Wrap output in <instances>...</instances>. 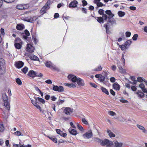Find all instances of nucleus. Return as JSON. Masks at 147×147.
I'll return each instance as SVG.
<instances>
[{"instance_id": "1", "label": "nucleus", "mask_w": 147, "mask_h": 147, "mask_svg": "<svg viewBox=\"0 0 147 147\" xmlns=\"http://www.w3.org/2000/svg\"><path fill=\"white\" fill-rule=\"evenodd\" d=\"M68 78L69 80H71L73 82H77L79 86H83L84 85V81L82 79L77 78L74 75H69L68 76Z\"/></svg>"}, {"instance_id": "2", "label": "nucleus", "mask_w": 147, "mask_h": 147, "mask_svg": "<svg viewBox=\"0 0 147 147\" xmlns=\"http://www.w3.org/2000/svg\"><path fill=\"white\" fill-rule=\"evenodd\" d=\"M2 98L4 102V106L5 107V108L9 111V110L10 108V104L8 102V97L5 93H3V94Z\"/></svg>"}, {"instance_id": "3", "label": "nucleus", "mask_w": 147, "mask_h": 147, "mask_svg": "<svg viewBox=\"0 0 147 147\" xmlns=\"http://www.w3.org/2000/svg\"><path fill=\"white\" fill-rule=\"evenodd\" d=\"M54 0H49L46 3L45 5L43 6L41 9L40 12L42 14L46 13V11L49 8V5L51 2L52 3Z\"/></svg>"}, {"instance_id": "4", "label": "nucleus", "mask_w": 147, "mask_h": 147, "mask_svg": "<svg viewBox=\"0 0 147 147\" xmlns=\"http://www.w3.org/2000/svg\"><path fill=\"white\" fill-rule=\"evenodd\" d=\"M113 145V142L109 141L108 139H105L102 140L100 145L102 146H106L107 147H111Z\"/></svg>"}, {"instance_id": "5", "label": "nucleus", "mask_w": 147, "mask_h": 147, "mask_svg": "<svg viewBox=\"0 0 147 147\" xmlns=\"http://www.w3.org/2000/svg\"><path fill=\"white\" fill-rule=\"evenodd\" d=\"M22 43L21 39L19 38H17L15 41L14 46L16 49H20L22 47Z\"/></svg>"}, {"instance_id": "6", "label": "nucleus", "mask_w": 147, "mask_h": 147, "mask_svg": "<svg viewBox=\"0 0 147 147\" xmlns=\"http://www.w3.org/2000/svg\"><path fill=\"white\" fill-rule=\"evenodd\" d=\"M93 136V134L91 130H89L85 133L83 134V137L85 139H89Z\"/></svg>"}, {"instance_id": "7", "label": "nucleus", "mask_w": 147, "mask_h": 147, "mask_svg": "<svg viewBox=\"0 0 147 147\" xmlns=\"http://www.w3.org/2000/svg\"><path fill=\"white\" fill-rule=\"evenodd\" d=\"M5 64V61L3 59L1 58L0 59V74H2L4 72L3 68V66Z\"/></svg>"}, {"instance_id": "8", "label": "nucleus", "mask_w": 147, "mask_h": 147, "mask_svg": "<svg viewBox=\"0 0 147 147\" xmlns=\"http://www.w3.org/2000/svg\"><path fill=\"white\" fill-rule=\"evenodd\" d=\"M73 109L67 107L64 109L63 113L66 115H70L71 113L73 112Z\"/></svg>"}, {"instance_id": "9", "label": "nucleus", "mask_w": 147, "mask_h": 147, "mask_svg": "<svg viewBox=\"0 0 147 147\" xmlns=\"http://www.w3.org/2000/svg\"><path fill=\"white\" fill-rule=\"evenodd\" d=\"M34 47L30 44H28L26 48V51L30 53H32L34 51Z\"/></svg>"}, {"instance_id": "10", "label": "nucleus", "mask_w": 147, "mask_h": 147, "mask_svg": "<svg viewBox=\"0 0 147 147\" xmlns=\"http://www.w3.org/2000/svg\"><path fill=\"white\" fill-rule=\"evenodd\" d=\"M56 132L61 136L65 138L67 136V134L66 133H63L60 129H56Z\"/></svg>"}, {"instance_id": "11", "label": "nucleus", "mask_w": 147, "mask_h": 147, "mask_svg": "<svg viewBox=\"0 0 147 147\" xmlns=\"http://www.w3.org/2000/svg\"><path fill=\"white\" fill-rule=\"evenodd\" d=\"M78 4V2L77 1L74 0L69 3V7L70 8H75L77 7Z\"/></svg>"}, {"instance_id": "12", "label": "nucleus", "mask_w": 147, "mask_h": 147, "mask_svg": "<svg viewBox=\"0 0 147 147\" xmlns=\"http://www.w3.org/2000/svg\"><path fill=\"white\" fill-rule=\"evenodd\" d=\"M136 126L138 128L142 131L143 133L147 134V130L143 126L138 124L136 125Z\"/></svg>"}, {"instance_id": "13", "label": "nucleus", "mask_w": 147, "mask_h": 147, "mask_svg": "<svg viewBox=\"0 0 147 147\" xmlns=\"http://www.w3.org/2000/svg\"><path fill=\"white\" fill-rule=\"evenodd\" d=\"M45 63V65L47 67L50 68L52 69H54L53 65L51 61H47Z\"/></svg>"}, {"instance_id": "14", "label": "nucleus", "mask_w": 147, "mask_h": 147, "mask_svg": "<svg viewBox=\"0 0 147 147\" xmlns=\"http://www.w3.org/2000/svg\"><path fill=\"white\" fill-rule=\"evenodd\" d=\"M64 88L62 86H58L56 85V91H58L59 92H63Z\"/></svg>"}, {"instance_id": "15", "label": "nucleus", "mask_w": 147, "mask_h": 147, "mask_svg": "<svg viewBox=\"0 0 147 147\" xmlns=\"http://www.w3.org/2000/svg\"><path fill=\"white\" fill-rule=\"evenodd\" d=\"M36 72L33 70H31L29 71L28 75L31 77H34L36 76Z\"/></svg>"}, {"instance_id": "16", "label": "nucleus", "mask_w": 147, "mask_h": 147, "mask_svg": "<svg viewBox=\"0 0 147 147\" xmlns=\"http://www.w3.org/2000/svg\"><path fill=\"white\" fill-rule=\"evenodd\" d=\"M24 65V63L20 61L16 63V66L18 68H20L23 66Z\"/></svg>"}, {"instance_id": "17", "label": "nucleus", "mask_w": 147, "mask_h": 147, "mask_svg": "<svg viewBox=\"0 0 147 147\" xmlns=\"http://www.w3.org/2000/svg\"><path fill=\"white\" fill-rule=\"evenodd\" d=\"M113 88L117 90H119L120 89V85L117 82L113 84Z\"/></svg>"}, {"instance_id": "18", "label": "nucleus", "mask_w": 147, "mask_h": 147, "mask_svg": "<svg viewBox=\"0 0 147 147\" xmlns=\"http://www.w3.org/2000/svg\"><path fill=\"white\" fill-rule=\"evenodd\" d=\"M105 13L106 14L108 15V18H113L114 16V15L112 13L111 11L110 10H107L105 11Z\"/></svg>"}, {"instance_id": "19", "label": "nucleus", "mask_w": 147, "mask_h": 147, "mask_svg": "<svg viewBox=\"0 0 147 147\" xmlns=\"http://www.w3.org/2000/svg\"><path fill=\"white\" fill-rule=\"evenodd\" d=\"M108 22L110 23L111 25L117 24L116 20L113 18H109Z\"/></svg>"}, {"instance_id": "20", "label": "nucleus", "mask_w": 147, "mask_h": 147, "mask_svg": "<svg viewBox=\"0 0 147 147\" xmlns=\"http://www.w3.org/2000/svg\"><path fill=\"white\" fill-rule=\"evenodd\" d=\"M69 131L71 134L73 135L76 136L78 134L77 131L74 129H71L69 128Z\"/></svg>"}, {"instance_id": "21", "label": "nucleus", "mask_w": 147, "mask_h": 147, "mask_svg": "<svg viewBox=\"0 0 147 147\" xmlns=\"http://www.w3.org/2000/svg\"><path fill=\"white\" fill-rule=\"evenodd\" d=\"M106 77H107V75L106 74H105V76H103L102 75H101L99 79L100 82H103L104 84H105V82L104 81Z\"/></svg>"}, {"instance_id": "22", "label": "nucleus", "mask_w": 147, "mask_h": 147, "mask_svg": "<svg viewBox=\"0 0 147 147\" xmlns=\"http://www.w3.org/2000/svg\"><path fill=\"white\" fill-rule=\"evenodd\" d=\"M25 35L23 34V38L25 39H26L27 38V36L30 35V34L29 32L27 30H26L24 31Z\"/></svg>"}, {"instance_id": "23", "label": "nucleus", "mask_w": 147, "mask_h": 147, "mask_svg": "<svg viewBox=\"0 0 147 147\" xmlns=\"http://www.w3.org/2000/svg\"><path fill=\"white\" fill-rule=\"evenodd\" d=\"M24 25L22 24H17L16 27V29L19 30H21L24 29Z\"/></svg>"}, {"instance_id": "24", "label": "nucleus", "mask_w": 147, "mask_h": 147, "mask_svg": "<svg viewBox=\"0 0 147 147\" xmlns=\"http://www.w3.org/2000/svg\"><path fill=\"white\" fill-rule=\"evenodd\" d=\"M109 23H107V24H105L104 25V26L105 28L106 33L107 34H109L110 31L109 30L110 26H108Z\"/></svg>"}, {"instance_id": "25", "label": "nucleus", "mask_w": 147, "mask_h": 147, "mask_svg": "<svg viewBox=\"0 0 147 147\" xmlns=\"http://www.w3.org/2000/svg\"><path fill=\"white\" fill-rule=\"evenodd\" d=\"M13 147H32L31 145H28L26 146H24L23 145L20 144L19 145L15 144L13 145Z\"/></svg>"}, {"instance_id": "26", "label": "nucleus", "mask_w": 147, "mask_h": 147, "mask_svg": "<svg viewBox=\"0 0 147 147\" xmlns=\"http://www.w3.org/2000/svg\"><path fill=\"white\" fill-rule=\"evenodd\" d=\"M31 59L34 61H38L39 60L38 58L34 55H32L30 56Z\"/></svg>"}, {"instance_id": "27", "label": "nucleus", "mask_w": 147, "mask_h": 147, "mask_svg": "<svg viewBox=\"0 0 147 147\" xmlns=\"http://www.w3.org/2000/svg\"><path fill=\"white\" fill-rule=\"evenodd\" d=\"M64 84L65 86H68L69 88H74L76 87V85L73 84H69L67 83H64Z\"/></svg>"}, {"instance_id": "28", "label": "nucleus", "mask_w": 147, "mask_h": 147, "mask_svg": "<svg viewBox=\"0 0 147 147\" xmlns=\"http://www.w3.org/2000/svg\"><path fill=\"white\" fill-rule=\"evenodd\" d=\"M95 18L97 20V21L99 23H104V20H103V18H102L101 17H95Z\"/></svg>"}, {"instance_id": "29", "label": "nucleus", "mask_w": 147, "mask_h": 147, "mask_svg": "<svg viewBox=\"0 0 147 147\" xmlns=\"http://www.w3.org/2000/svg\"><path fill=\"white\" fill-rule=\"evenodd\" d=\"M115 147H121L123 143L121 142H119L117 141L115 142Z\"/></svg>"}, {"instance_id": "30", "label": "nucleus", "mask_w": 147, "mask_h": 147, "mask_svg": "<svg viewBox=\"0 0 147 147\" xmlns=\"http://www.w3.org/2000/svg\"><path fill=\"white\" fill-rule=\"evenodd\" d=\"M107 133L108 134L110 138L114 137H115V135L110 130H108L107 131Z\"/></svg>"}, {"instance_id": "31", "label": "nucleus", "mask_w": 147, "mask_h": 147, "mask_svg": "<svg viewBox=\"0 0 147 147\" xmlns=\"http://www.w3.org/2000/svg\"><path fill=\"white\" fill-rule=\"evenodd\" d=\"M94 140L95 142L99 143L101 145L102 140L97 137H95L94 138Z\"/></svg>"}, {"instance_id": "32", "label": "nucleus", "mask_w": 147, "mask_h": 147, "mask_svg": "<svg viewBox=\"0 0 147 147\" xmlns=\"http://www.w3.org/2000/svg\"><path fill=\"white\" fill-rule=\"evenodd\" d=\"M102 67L101 66L99 65L96 68L94 69L93 71H100L102 70Z\"/></svg>"}, {"instance_id": "33", "label": "nucleus", "mask_w": 147, "mask_h": 147, "mask_svg": "<svg viewBox=\"0 0 147 147\" xmlns=\"http://www.w3.org/2000/svg\"><path fill=\"white\" fill-rule=\"evenodd\" d=\"M131 43L132 41L131 40H127L124 44L127 47H128L129 48Z\"/></svg>"}, {"instance_id": "34", "label": "nucleus", "mask_w": 147, "mask_h": 147, "mask_svg": "<svg viewBox=\"0 0 147 147\" xmlns=\"http://www.w3.org/2000/svg\"><path fill=\"white\" fill-rule=\"evenodd\" d=\"M101 89L103 92L105 93L107 95H109V92L106 88L103 87H101Z\"/></svg>"}, {"instance_id": "35", "label": "nucleus", "mask_w": 147, "mask_h": 147, "mask_svg": "<svg viewBox=\"0 0 147 147\" xmlns=\"http://www.w3.org/2000/svg\"><path fill=\"white\" fill-rule=\"evenodd\" d=\"M136 94L140 98L143 97L144 96V94L142 92L138 91L137 92Z\"/></svg>"}, {"instance_id": "36", "label": "nucleus", "mask_w": 147, "mask_h": 147, "mask_svg": "<svg viewBox=\"0 0 147 147\" xmlns=\"http://www.w3.org/2000/svg\"><path fill=\"white\" fill-rule=\"evenodd\" d=\"M118 14L119 17H123L125 15V13L124 11H119L118 12Z\"/></svg>"}, {"instance_id": "37", "label": "nucleus", "mask_w": 147, "mask_h": 147, "mask_svg": "<svg viewBox=\"0 0 147 147\" xmlns=\"http://www.w3.org/2000/svg\"><path fill=\"white\" fill-rule=\"evenodd\" d=\"M4 129L3 123L2 122H0V131L1 132H3L4 130Z\"/></svg>"}, {"instance_id": "38", "label": "nucleus", "mask_w": 147, "mask_h": 147, "mask_svg": "<svg viewBox=\"0 0 147 147\" xmlns=\"http://www.w3.org/2000/svg\"><path fill=\"white\" fill-rule=\"evenodd\" d=\"M119 47L122 51H124L126 49H127L128 48V47H127L124 44V45H120V46H119Z\"/></svg>"}, {"instance_id": "39", "label": "nucleus", "mask_w": 147, "mask_h": 147, "mask_svg": "<svg viewBox=\"0 0 147 147\" xmlns=\"http://www.w3.org/2000/svg\"><path fill=\"white\" fill-rule=\"evenodd\" d=\"M14 135H16L18 136H24V135L22 134L21 132L19 131H17L14 133Z\"/></svg>"}, {"instance_id": "40", "label": "nucleus", "mask_w": 147, "mask_h": 147, "mask_svg": "<svg viewBox=\"0 0 147 147\" xmlns=\"http://www.w3.org/2000/svg\"><path fill=\"white\" fill-rule=\"evenodd\" d=\"M118 67L120 70V72L122 73H125L126 72V71L125 69H123L122 67L118 66Z\"/></svg>"}, {"instance_id": "41", "label": "nucleus", "mask_w": 147, "mask_h": 147, "mask_svg": "<svg viewBox=\"0 0 147 147\" xmlns=\"http://www.w3.org/2000/svg\"><path fill=\"white\" fill-rule=\"evenodd\" d=\"M137 81L140 82H143V81H146L145 79L141 77H138L137 78Z\"/></svg>"}, {"instance_id": "42", "label": "nucleus", "mask_w": 147, "mask_h": 147, "mask_svg": "<svg viewBox=\"0 0 147 147\" xmlns=\"http://www.w3.org/2000/svg\"><path fill=\"white\" fill-rule=\"evenodd\" d=\"M17 9H18L22 10L23 9V4H18L16 6Z\"/></svg>"}, {"instance_id": "43", "label": "nucleus", "mask_w": 147, "mask_h": 147, "mask_svg": "<svg viewBox=\"0 0 147 147\" xmlns=\"http://www.w3.org/2000/svg\"><path fill=\"white\" fill-rule=\"evenodd\" d=\"M28 70V68L26 67H25L23 68L22 69V71L25 74L27 72Z\"/></svg>"}, {"instance_id": "44", "label": "nucleus", "mask_w": 147, "mask_h": 147, "mask_svg": "<svg viewBox=\"0 0 147 147\" xmlns=\"http://www.w3.org/2000/svg\"><path fill=\"white\" fill-rule=\"evenodd\" d=\"M16 82L19 85H21L22 84V82L21 80L18 78H16Z\"/></svg>"}, {"instance_id": "45", "label": "nucleus", "mask_w": 147, "mask_h": 147, "mask_svg": "<svg viewBox=\"0 0 147 147\" xmlns=\"http://www.w3.org/2000/svg\"><path fill=\"white\" fill-rule=\"evenodd\" d=\"M77 126L78 129L81 131H83V127L80 125L78 123H77Z\"/></svg>"}, {"instance_id": "46", "label": "nucleus", "mask_w": 147, "mask_h": 147, "mask_svg": "<svg viewBox=\"0 0 147 147\" xmlns=\"http://www.w3.org/2000/svg\"><path fill=\"white\" fill-rule=\"evenodd\" d=\"M138 35L137 34H134L132 37V39L134 40H136L138 37Z\"/></svg>"}, {"instance_id": "47", "label": "nucleus", "mask_w": 147, "mask_h": 147, "mask_svg": "<svg viewBox=\"0 0 147 147\" xmlns=\"http://www.w3.org/2000/svg\"><path fill=\"white\" fill-rule=\"evenodd\" d=\"M125 34L126 37H129L130 36L131 33L130 32L127 31L126 32Z\"/></svg>"}, {"instance_id": "48", "label": "nucleus", "mask_w": 147, "mask_h": 147, "mask_svg": "<svg viewBox=\"0 0 147 147\" xmlns=\"http://www.w3.org/2000/svg\"><path fill=\"white\" fill-rule=\"evenodd\" d=\"M102 18H103V20H106L107 18L108 19V17L107 16V14H104L102 15Z\"/></svg>"}, {"instance_id": "49", "label": "nucleus", "mask_w": 147, "mask_h": 147, "mask_svg": "<svg viewBox=\"0 0 147 147\" xmlns=\"http://www.w3.org/2000/svg\"><path fill=\"white\" fill-rule=\"evenodd\" d=\"M104 10L102 9H100L98 11V13L100 15H103L104 14Z\"/></svg>"}, {"instance_id": "50", "label": "nucleus", "mask_w": 147, "mask_h": 147, "mask_svg": "<svg viewBox=\"0 0 147 147\" xmlns=\"http://www.w3.org/2000/svg\"><path fill=\"white\" fill-rule=\"evenodd\" d=\"M96 5L98 7H102L105 6V5H104L101 2H98L96 3Z\"/></svg>"}, {"instance_id": "51", "label": "nucleus", "mask_w": 147, "mask_h": 147, "mask_svg": "<svg viewBox=\"0 0 147 147\" xmlns=\"http://www.w3.org/2000/svg\"><path fill=\"white\" fill-rule=\"evenodd\" d=\"M29 7V5L28 4H23V9H27Z\"/></svg>"}, {"instance_id": "52", "label": "nucleus", "mask_w": 147, "mask_h": 147, "mask_svg": "<svg viewBox=\"0 0 147 147\" xmlns=\"http://www.w3.org/2000/svg\"><path fill=\"white\" fill-rule=\"evenodd\" d=\"M82 121L84 124L86 125L88 124L87 121L84 118L82 119Z\"/></svg>"}, {"instance_id": "53", "label": "nucleus", "mask_w": 147, "mask_h": 147, "mask_svg": "<svg viewBox=\"0 0 147 147\" xmlns=\"http://www.w3.org/2000/svg\"><path fill=\"white\" fill-rule=\"evenodd\" d=\"M82 6L84 7L87 5V2L86 1L83 0L82 1Z\"/></svg>"}, {"instance_id": "54", "label": "nucleus", "mask_w": 147, "mask_h": 147, "mask_svg": "<svg viewBox=\"0 0 147 147\" xmlns=\"http://www.w3.org/2000/svg\"><path fill=\"white\" fill-rule=\"evenodd\" d=\"M108 113L111 116H114L116 115V114L112 111H110Z\"/></svg>"}, {"instance_id": "55", "label": "nucleus", "mask_w": 147, "mask_h": 147, "mask_svg": "<svg viewBox=\"0 0 147 147\" xmlns=\"http://www.w3.org/2000/svg\"><path fill=\"white\" fill-rule=\"evenodd\" d=\"M32 39L34 43H35V44H36L38 42V40H37L36 38L35 37L32 36Z\"/></svg>"}, {"instance_id": "56", "label": "nucleus", "mask_w": 147, "mask_h": 147, "mask_svg": "<svg viewBox=\"0 0 147 147\" xmlns=\"http://www.w3.org/2000/svg\"><path fill=\"white\" fill-rule=\"evenodd\" d=\"M48 137L52 141H53L54 142H55V137L53 136H48Z\"/></svg>"}, {"instance_id": "57", "label": "nucleus", "mask_w": 147, "mask_h": 147, "mask_svg": "<svg viewBox=\"0 0 147 147\" xmlns=\"http://www.w3.org/2000/svg\"><path fill=\"white\" fill-rule=\"evenodd\" d=\"M90 84L91 86L95 88H96L97 86L96 84L92 82L90 83Z\"/></svg>"}, {"instance_id": "58", "label": "nucleus", "mask_w": 147, "mask_h": 147, "mask_svg": "<svg viewBox=\"0 0 147 147\" xmlns=\"http://www.w3.org/2000/svg\"><path fill=\"white\" fill-rule=\"evenodd\" d=\"M121 60L123 61V65H125V60L124 59V55L122 54L121 57Z\"/></svg>"}, {"instance_id": "59", "label": "nucleus", "mask_w": 147, "mask_h": 147, "mask_svg": "<svg viewBox=\"0 0 147 147\" xmlns=\"http://www.w3.org/2000/svg\"><path fill=\"white\" fill-rule=\"evenodd\" d=\"M115 78L114 77H111L110 78V81L111 82H115Z\"/></svg>"}, {"instance_id": "60", "label": "nucleus", "mask_w": 147, "mask_h": 147, "mask_svg": "<svg viewBox=\"0 0 147 147\" xmlns=\"http://www.w3.org/2000/svg\"><path fill=\"white\" fill-rule=\"evenodd\" d=\"M64 101L65 100H59L58 102H57V104L58 105H61L64 102Z\"/></svg>"}, {"instance_id": "61", "label": "nucleus", "mask_w": 147, "mask_h": 147, "mask_svg": "<svg viewBox=\"0 0 147 147\" xmlns=\"http://www.w3.org/2000/svg\"><path fill=\"white\" fill-rule=\"evenodd\" d=\"M82 11L83 13H84L85 14H86L87 13V10L85 8L82 7Z\"/></svg>"}, {"instance_id": "62", "label": "nucleus", "mask_w": 147, "mask_h": 147, "mask_svg": "<svg viewBox=\"0 0 147 147\" xmlns=\"http://www.w3.org/2000/svg\"><path fill=\"white\" fill-rule=\"evenodd\" d=\"M39 101L40 102L42 103L43 104L45 103V101L44 99L40 98H39Z\"/></svg>"}, {"instance_id": "63", "label": "nucleus", "mask_w": 147, "mask_h": 147, "mask_svg": "<svg viewBox=\"0 0 147 147\" xmlns=\"http://www.w3.org/2000/svg\"><path fill=\"white\" fill-rule=\"evenodd\" d=\"M110 92L113 96H115V92L112 89H111L110 90Z\"/></svg>"}, {"instance_id": "64", "label": "nucleus", "mask_w": 147, "mask_h": 147, "mask_svg": "<svg viewBox=\"0 0 147 147\" xmlns=\"http://www.w3.org/2000/svg\"><path fill=\"white\" fill-rule=\"evenodd\" d=\"M34 21V20L33 18H28V22H33Z\"/></svg>"}]
</instances>
